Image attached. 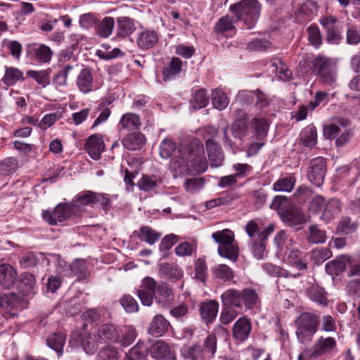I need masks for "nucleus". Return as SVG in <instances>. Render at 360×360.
<instances>
[{
	"mask_svg": "<svg viewBox=\"0 0 360 360\" xmlns=\"http://www.w3.org/2000/svg\"><path fill=\"white\" fill-rule=\"evenodd\" d=\"M289 247L285 252L284 259L286 262L297 269L302 270L307 269V264L302 260V255L298 248L295 245L292 239L288 240Z\"/></svg>",
	"mask_w": 360,
	"mask_h": 360,
	"instance_id": "f8f14e48",
	"label": "nucleus"
},
{
	"mask_svg": "<svg viewBox=\"0 0 360 360\" xmlns=\"http://www.w3.org/2000/svg\"><path fill=\"white\" fill-rule=\"evenodd\" d=\"M146 142L144 135L140 132L128 134L122 141V145L128 150H135L141 148Z\"/></svg>",
	"mask_w": 360,
	"mask_h": 360,
	"instance_id": "b1692460",
	"label": "nucleus"
},
{
	"mask_svg": "<svg viewBox=\"0 0 360 360\" xmlns=\"http://www.w3.org/2000/svg\"><path fill=\"white\" fill-rule=\"evenodd\" d=\"M186 360H205V353L199 345H193L182 352Z\"/></svg>",
	"mask_w": 360,
	"mask_h": 360,
	"instance_id": "603ef678",
	"label": "nucleus"
},
{
	"mask_svg": "<svg viewBox=\"0 0 360 360\" xmlns=\"http://www.w3.org/2000/svg\"><path fill=\"white\" fill-rule=\"evenodd\" d=\"M213 240L219 244L218 253L221 257L236 262L238 250L234 243V234L229 229L218 231L212 234Z\"/></svg>",
	"mask_w": 360,
	"mask_h": 360,
	"instance_id": "7ed1b4c3",
	"label": "nucleus"
},
{
	"mask_svg": "<svg viewBox=\"0 0 360 360\" xmlns=\"http://www.w3.org/2000/svg\"><path fill=\"white\" fill-rule=\"evenodd\" d=\"M237 21L235 17L231 18L226 15L218 20L214 26V30L219 33L231 30L235 28V23Z\"/></svg>",
	"mask_w": 360,
	"mask_h": 360,
	"instance_id": "a18cd8bd",
	"label": "nucleus"
},
{
	"mask_svg": "<svg viewBox=\"0 0 360 360\" xmlns=\"http://www.w3.org/2000/svg\"><path fill=\"white\" fill-rule=\"evenodd\" d=\"M95 337L98 338L100 344L117 342L119 338V333L113 325L104 324L99 327Z\"/></svg>",
	"mask_w": 360,
	"mask_h": 360,
	"instance_id": "6ab92c4d",
	"label": "nucleus"
},
{
	"mask_svg": "<svg viewBox=\"0 0 360 360\" xmlns=\"http://www.w3.org/2000/svg\"><path fill=\"white\" fill-rule=\"evenodd\" d=\"M36 281L34 276L30 273H24L21 275V278L18 288L22 295H29L33 293Z\"/></svg>",
	"mask_w": 360,
	"mask_h": 360,
	"instance_id": "c85d7f7f",
	"label": "nucleus"
},
{
	"mask_svg": "<svg viewBox=\"0 0 360 360\" xmlns=\"http://www.w3.org/2000/svg\"><path fill=\"white\" fill-rule=\"evenodd\" d=\"M251 124L254 129V133L257 140H264L268 132L269 124L265 118H254Z\"/></svg>",
	"mask_w": 360,
	"mask_h": 360,
	"instance_id": "72a5a7b5",
	"label": "nucleus"
},
{
	"mask_svg": "<svg viewBox=\"0 0 360 360\" xmlns=\"http://www.w3.org/2000/svg\"><path fill=\"white\" fill-rule=\"evenodd\" d=\"M23 73L13 67L6 68L5 75L2 79L4 84L7 86L14 85L17 82L23 79Z\"/></svg>",
	"mask_w": 360,
	"mask_h": 360,
	"instance_id": "ea45409f",
	"label": "nucleus"
},
{
	"mask_svg": "<svg viewBox=\"0 0 360 360\" xmlns=\"http://www.w3.org/2000/svg\"><path fill=\"white\" fill-rule=\"evenodd\" d=\"M217 339L214 334H210L204 341L203 352L210 357H213L217 352Z\"/></svg>",
	"mask_w": 360,
	"mask_h": 360,
	"instance_id": "bf43d9fd",
	"label": "nucleus"
},
{
	"mask_svg": "<svg viewBox=\"0 0 360 360\" xmlns=\"http://www.w3.org/2000/svg\"><path fill=\"white\" fill-rule=\"evenodd\" d=\"M213 274L216 278L221 279L224 281L233 278V273L230 267L226 264H219L213 270Z\"/></svg>",
	"mask_w": 360,
	"mask_h": 360,
	"instance_id": "4d7b16f0",
	"label": "nucleus"
},
{
	"mask_svg": "<svg viewBox=\"0 0 360 360\" xmlns=\"http://www.w3.org/2000/svg\"><path fill=\"white\" fill-rule=\"evenodd\" d=\"M183 62L177 58L173 57L169 63L162 70L163 80L167 82L176 78V76L182 70Z\"/></svg>",
	"mask_w": 360,
	"mask_h": 360,
	"instance_id": "4be33fe9",
	"label": "nucleus"
},
{
	"mask_svg": "<svg viewBox=\"0 0 360 360\" xmlns=\"http://www.w3.org/2000/svg\"><path fill=\"white\" fill-rule=\"evenodd\" d=\"M17 271L10 264L0 265V284L6 289L13 287L17 279Z\"/></svg>",
	"mask_w": 360,
	"mask_h": 360,
	"instance_id": "dca6fc26",
	"label": "nucleus"
},
{
	"mask_svg": "<svg viewBox=\"0 0 360 360\" xmlns=\"http://www.w3.org/2000/svg\"><path fill=\"white\" fill-rule=\"evenodd\" d=\"M114 25V19L111 17H105L98 24L97 34L101 37L107 38L112 34Z\"/></svg>",
	"mask_w": 360,
	"mask_h": 360,
	"instance_id": "09e8293b",
	"label": "nucleus"
},
{
	"mask_svg": "<svg viewBox=\"0 0 360 360\" xmlns=\"http://www.w3.org/2000/svg\"><path fill=\"white\" fill-rule=\"evenodd\" d=\"M314 70L322 82L332 86L337 77L335 65L331 60L323 56L316 57L313 63Z\"/></svg>",
	"mask_w": 360,
	"mask_h": 360,
	"instance_id": "20e7f679",
	"label": "nucleus"
},
{
	"mask_svg": "<svg viewBox=\"0 0 360 360\" xmlns=\"http://www.w3.org/2000/svg\"><path fill=\"white\" fill-rule=\"evenodd\" d=\"M159 41V34L153 30L144 29L137 34L136 40L138 47L143 51L155 46Z\"/></svg>",
	"mask_w": 360,
	"mask_h": 360,
	"instance_id": "9b49d317",
	"label": "nucleus"
},
{
	"mask_svg": "<svg viewBox=\"0 0 360 360\" xmlns=\"http://www.w3.org/2000/svg\"><path fill=\"white\" fill-rule=\"evenodd\" d=\"M261 5L257 0H242L229 6L236 20H242L248 29L256 24L260 13Z\"/></svg>",
	"mask_w": 360,
	"mask_h": 360,
	"instance_id": "f03ea898",
	"label": "nucleus"
},
{
	"mask_svg": "<svg viewBox=\"0 0 360 360\" xmlns=\"http://www.w3.org/2000/svg\"><path fill=\"white\" fill-rule=\"evenodd\" d=\"M283 221L289 226H296L305 221V217L302 212L297 209H292L283 215Z\"/></svg>",
	"mask_w": 360,
	"mask_h": 360,
	"instance_id": "79ce46f5",
	"label": "nucleus"
},
{
	"mask_svg": "<svg viewBox=\"0 0 360 360\" xmlns=\"http://www.w3.org/2000/svg\"><path fill=\"white\" fill-rule=\"evenodd\" d=\"M340 212V203L335 199H331L326 203L321 217L326 221L333 219Z\"/></svg>",
	"mask_w": 360,
	"mask_h": 360,
	"instance_id": "c9c22d12",
	"label": "nucleus"
},
{
	"mask_svg": "<svg viewBox=\"0 0 360 360\" xmlns=\"http://www.w3.org/2000/svg\"><path fill=\"white\" fill-rule=\"evenodd\" d=\"M66 340V335L63 332H57L50 335L46 341L48 346L61 356L63 353V347Z\"/></svg>",
	"mask_w": 360,
	"mask_h": 360,
	"instance_id": "bb28decb",
	"label": "nucleus"
},
{
	"mask_svg": "<svg viewBox=\"0 0 360 360\" xmlns=\"http://www.w3.org/2000/svg\"><path fill=\"white\" fill-rule=\"evenodd\" d=\"M27 75L34 79L38 84L41 85L44 88L50 84L49 72L46 70H29L27 71Z\"/></svg>",
	"mask_w": 360,
	"mask_h": 360,
	"instance_id": "6e6d98bb",
	"label": "nucleus"
},
{
	"mask_svg": "<svg viewBox=\"0 0 360 360\" xmlns=\"http://www.w3.org/2000/svg\"><path fill=\"white\" fill-rule=\"evenodd\" d=\"M251 330L250 322L245 316H241L234 324L233 336L236 339L243 341L248 338Z\"/></svg>",
	"mask_w": 360,
	"mask_h": 360,
	"instance_id": "aec40b11",
	"label": "nucleus"
},
{
	"mask_svg": "<svg viewBox=\"0 0 360 360\" xmlns=\"http://www.w3.org/2000/svg\"><path fill=\"white\" fill-rule=\"evenodd\" d=\"M150 354L157 360H176L175 354L163 341L158 340L150 347Z\"/></svg>",
	"mask_w": 360,
	"mask_h": 360,
	"instance_id": "2eb2a0df",
	"label": "nucleus"
},
{
	"mask_svg": "<svg viewBox=\"0 0 360 360\" xmlns=\"http://www.w3.org/2000/svg\"><path fill=\"white\" fill-rule=\"evenodd\" d=\"M160 155L167 159L173 156L169 167L174 178L186 174L188 172H204L207 168L203 146H182L176 151L175 143L169 139H165L160 145Z\"/></svg>",
	"mask_w": 360,
	"mask_h": 360,
	"instance_id": "f257e3e1",
	"label": "nucleus"
},
{
	"mask_svg": "<svg viewBox=\"0 0 360 360\" xmlns=\"http://www.w3.org/2000/svg\"><path fill=\"white\" fill-rule=\"evenodd\" d=\"M105 144L103 139L94 134L89 137L85 144V149L91 158L98 160L104 150Z\"/></svg>",
	"mask_w": 360,
	"mask_h": 360,
	"instance_id": "f3484780",
	"label": "nucleus"
},
{
	"mask_svg": "<svg viewBox=\"0 0 360 360\" xmlns=\"http://www.w3.org/2000/svg\"><path fill=\"white\" fill-rule=\"evenodd\" d=\"M307 295L311 300L319 304L326 306L328 304L326 292L323 288L312 285L307 289Z\"/></svg>",
	"mask_w": 360,
	"mask_h": 360,
	"instance_id": "e433bc0d",
	"label": "nucleus"
},
{
	"mask_svg": "<svg viewBox=\"0 0 360 360\" xmlns=\"http://www.w3.org/2000/svg\"><path fill=\"white\" fill-rule=\"evenodd\" d=\"M96 193L88 191L78 194L72 201L73 206L79 205H89L95 204Z\"/></svg>",
	"mask_w": 360,
	"mask_h": 360,
	"instance_id": "864d4df0",
	"label": "nucleus"
},
{
	"mask_svg": "<svg viewBox=\"0 0 360 360\" xmlns=\"http://www.w3.org/2000/svg\"><path fill=\"white\" fill-rule=\"evenodd\" d=\"M245 231L250 238L251 241L262 238L264 229L262 230L259 225L253 220L250 221L245 226Z\"/></svg>",
	"mask_w": 360,
	"mask_h": 360,
	"instance_id": "5fc2aeb1",
	"label": "nucleus"
},
{
	"mask_svg": "<svg viewBox=\"0 0 360 360\" xmlns=\"http://www.w3.org/2000/svg\"><path fill=\"white\" fill-rule=\"evenodd\" d=\"M205 184L202 178H190L186 179L184 182V187L187 192L190 193H195L201 190Z\"/></svg>",
	"mask_w": 360,
	"mask_h": 360,
	"instance_id": "13d9d810",
	"label": "nucleus"
},
{
	"mask_svg": "<svg viewBox=\"0 0 360 360\" xmlns=\"http://www.w3.org/2000/svg\"><path fill=\"white\" fill-rule=\"evenodd\" d=\"M119 126L124 129H136L141 126L139 116L132 112L125 113L122 116L119 122Z\"/></svg>",
	"mask_w": 360,
	"mask_h": 360,
	"instance_id": "473e14b6",
	"label": "nucleus"
},
{
	"mask_svg": "<svg viewBox=\"0 0 360 360\" xmlns=\"http://www.w3.org/2000/svg\"><path fill=\"white\" fill-rule=\"evenodd\" d=\"M235 172L233 174L237 179H242L248 176L252 172V167L248 164L236 163L233 165Z\"/></svg>",
	"mask_w": 360,
	"mask_h": 360,
	"instance_id": "774afa93",
	"label": "nucleus"
},
{
	"mask_svg": "<svg viewBox=\"0 0 360 360\" xmlns=\"http://www.w3.org/2000/svg\"><path fill=\"white\" fill-rule=\"evenodd\" d=\"M320 23L326 29L327 41L330 44H338L342 39V26L335 16H325L320 19Z\"/></svg>",
	"mask_w": 360,
	"mask_h": 360,
	"instance_id": "6e6552de",
	"label": "nucleus"
},
{
	"mask_svg": "<svg viewBox=\"0 0 360 360\" xmlns=\"http://www.w3.org/2000/svg\"><path fill=\"white\" fill-rule=\"evenodd\" d=\"M138 237L141 240L149 245H153L158 241L161 234L151 227L145 226L140 229Z\"/></svg>",
	"mask_w": 360,
	"mask_h": 360,
	"instance_id": "f704fd0d",
	"label": "nucleus"
},
{
	"mask_svg": "<svg viewBox=\"0 0 360 360\" xmlns=\"http://www.w3.org/2000/svg\"><path fill=\"white\" fill-rule=\"evenodd\" d=\"M169 324L164 316H155L148 329L149 333L156 337H160L166 332Z\"/></svg>",
	"mask_w": 360,
	"mask_h": 360,
	"instance_id": "2f4dec72",
	"label": "nucleus"
},
{
	"mask_svg": "<svg viewBox=\"0 0 360 360\" xmlns=\"http://www.w3.org/2000/svg\"><path fill=\"white\" fill-rule=\"evenodd\" d=\"M307 240L314 244L324 243L326 240V233L317 225H311L309 227Z\"/></svg>",
	"mask_w": 360,
	"mask_h": 360,
	"instance_id": "58836bf2",
	"label": "nucleus"
},
{
	"mask_svg": "<svg viewBox=\"0 0 360 360\" xmlns=\"http://www.w3.org/2000/svg\"><path fill=\"white\" fill-rule=\"evenodd\" d=\"M72 204L60 203L52 212H43V218L49 224L55 225L58 222H63L70 217L72 213Z\"/></svg>",
	"mask_w": 360,
	"mask_h": 360,
	"instance_id": "1a4fd4ad",
	"label": "nucleus"
},
{
	"mask_svg": "<svg viewBox=\"0 0 360 360\" xmlns=\"http://www.w3.org/2000/svg\"><path fill=\"white\" fill-rule=\"evenodd\" d=\"M359 227V223L356 220H352L349 217H343L338 226V231L345 234L354 233Z\"/></svg>",
	"mask_w": 360,
	"mask_h": 360,
	"instance_id": "49530a36",
	"label": "nucleus"
},
{
	"mask_svg": "<svg viewBox=\"0 0 360 360\" xmlns=\"http://www.w3.org/2000/svg\"><path fill=\"white\" fill-rule=\"evenodd\" d=\"M77 85L79 91L87 94L93 89V76L89 69L84 68L77 75Z\"/></svg>",
	"mask_w": 360,
	"mask_h": 360,
	"instance_id": "5701e85b",
	"label": "nucleus"
},
{
	"mask_svg": "<svg viewBox=\"0 0 360 360\" xmlns=\"http://www.w3.org/2000/svg\"><path fill=\"white\" fill-rule=\"evenodd\" d=\"M173 298L171 289L165 283L158 286L154 295L157 303L162 307L167 305Z\"/></svg>",
	"mask_w": 360,
	"mask_h": 360,
	"instance_id": "c756f323",
	"label": "nucleus"
},
{
	"mask_svg": "<svg viewBox=\"0 0 360 360\" xmlns=\"http://www.w3.org/2000/svg\"><path fill=\"white\" fill-rule=\"evenodd\" d=\"M212 103L215 108L221 110L228 106L229 100L223 91L215 89L212 92Z\"/></svg>",
	"mask_w": 360,
	"mask_h": 360,
	"instance_id": "a19ab883",
	"label": "nucleus"
},
{
	"mask_svg": "<svg viewBox=\"0 0 360 360\" xmlns=\"http://www.w3.org/2000/svg\"><path fill=\"white\" fill-rule=\"evenodd\" d=\"M262 268L267 274L272 276L286 277L288 275L286 270L271 263L264 264Z\"/></svg>",
	"mask_w": 360,
	"mask_h": 360,
	"instance_id": "e2e57ef3",
	"label": "nucleus"
},
{
	"mask_svg": "<svg viewBox=\"0 0 360 360\" xmlns=\"http://www.w3.org/2000/svg\"><path fill=\"white\" fill-rule=\"evenodd\" d=\"M218 310L219 304L214 300L203 302L200 307L201 315H217Z\"/></svg>",
	"mask_w": 360,
	"mask_h": 360,
	"instance_id": "0e129e2a",
	"label": "nucleus"
},
{
	"mask_svg": "<svg viewBox=\"0 0 360 360\" xmlns=\"http://www.w3.org/2000/svg\"><path fill=\"white\" fill-rule=\"evenodd\" d=\"M300 136V142L301 144L308 148L314 147L317 142V131L316 127L313 125L306 127L301 131Z\"/></svg>",
	"mask_w": 360,
	"mask_h": 360,
	"instance_id": "a878e982",
	"label": "nucleus"
},
{
	"mask_svg": "<svg viewBox=\"0 0 360 360\" xmlns=\"http://www.w3.org/2000/svg\"><path fill=\"white\" fill-rule=\"evenodd\" d=\"M270 67L271 68V72H275L279 79L283 81H288L292 78V72L281 58H273L271 60Z\"/></svg>",
	"mask_w": 360,
	"mask_h": 360,
	"instance_id": "412c9836",
	"label": "nucleus"
},
{
	"mask_svg": "<svg viewBox=\"0 0 360 360\" xmlns=\"http://www.w3.org/2000/svg\"><path fill=\"white\" fill-rule=\"evenodd\" d=\"M124 360H147L146 349L143 343L138 342L126 354Z\"/></svg>",
	"mask_w": 360,
	"mask_h": 360,
	"instance_id": "8fccbe9b",
	"label": "nucleus"
},
{
	"mask_svg": "<svg viewBox=\"0 0 360 360\" xmlns=\"http://www.w3.org/2000/svg\"><path fill=\"white\" fill-rule=\"evenodd\" d=\"M206 148L209 160L212 167H217L221 165L224 160V156L221 153V148L212 139L206 140Z\"/></svg>",
	"mask_w": 360,
	"mask_h": 360,
	"instance_id": "a211bd4d",
	"label": "nucleus"
},
{
	"mask_svg": "<svg viewBox=\"0 0 360 360\" xmlns=\"http://www.w3.org/2000/svg\"><path fill=\"white\" fill-rule=\"evenodd\" d=\"M136 27L132 19L129 17H120L117 18V34L126 37L132 34Z\"/></svg>",
	"mask_w": 360,
	"mask_h": 360,
	"instance_id": "7c9ffc66",
	"label": "nucleus"
},
{
	"mask_svg": "<svg viewBox=\"0 0 360 360\" xmlns=\"http://www.w3.org/2000/svg\"><path fill=\"white\" fill-rule=\"evenodd\" d=\"M326 173V163L324 158L319 157L311 160L307 169L308 179L315 186H321Z\"/></svg>",
	"mask_w": 360,
	"mask_h": 360,
	"instance_id": "0eeeda50",
	"label": "nucleus"
},
{
	"mask_svg": "<svg viewBox=\"0 0 360 360\" xmlns=\"http://www.w3.org/2000/svg\"><path fill=\"white\" fill-rule=\"evenodd\" d=\"M295 182L296 179L293 176H285L276 181L273 188L275 191L289 193L293 189Z\"/></svg>",
	"mask_w": 360,
	"mask_h": 360,
	"instance_id": "4c0bfd02",
	"label": "nucleus"
},
{
	"mask_svg": "<svg viewBox=\"0 0 360 360\" xmlns=\"http://www.w3.org/2000/svg\"><path fill=\"white\" fill-rule=\"evenodd\" d=\"M34 51L35 58L38 62L49 63L52 58L53 52L51 49L44 44L36 45Z\"/></svg>",
	"mask_w": 360,
	"mask_h": 360,
	"instance_id": "de8ad7c7",
	"label": "nucleus"
},
{
	"mask_svg": "<svg viewBox=\"0 0 360 360\" xmlns=\"http://www.w3.org/2000/svg\"><path fill=\"white\" fill-rule=\"evenodd\" d=\"M156 289V281L152 277H146L137 290V295L144 306L152 305Z\"/></svg>",
	"mask_w": 360,
	"mask_h": 360,
	"instance_id": "9d476101",
	"label": "nucleus"
},
{
	"mask_svg": "<svg viewBox=\"0 0 360 360\" xmlns=\"http://www.w3.org/2000/svg\"><path fill=\"white\" fill-rule=\"evenodd\" d=\"M72 339L76 342L77 345L82 346L84 351L88 354L94 353L97 349L98 345L100 343L98 341V338L95 337V338H93L87 332L82 333L75 332L72 335Z\"/></svg>",
	"mask_w": 360,
	"mask_h": 360,
	"instance_id": "ddd939ff",
	"label": "nucleus"
},
{
	"mask_svg": "<svg viewBox=\"0 0 360 360\" xmlns=\"http://www.w3.org/2000/svg\"><path fill=\"white\" fill-rule=\"evenodd\" d=\"M308 39L311 45L316 48H319L321 43L322 39L320 30L317 26L311 25L307 29Z\"/></svg>",
	"mask_w": 360,
	"mask_h": 360,
	"instance_id": "052dcab7",
	"label": "nucleus"
},
{
	"mask_svg": "<svg viewBox=\"0 0 360 360\" xmlns=\"http://www.w3.org/2000/svg\"><path fill=\"white\" fill-rule=\"evenodd\" d=\"M221 300L226 306L238 307L242 302V295L237 290H228L221 295Z\"/></svg>",
	"mask_w": 360,
	"mask_h": 360,
	"instance_id": "37998d69",
	"label": "nucleus"
},
{
	"mask_svg": "<svg viewBox=\"0 0 360 360\" xmlns=\"http://www.w3.org/2000/svg\"><path fill=\"white\" fill-rule=\"evenodd\" d=\"M161 184V179L156 176L143 174L138 181L137 186L141 191H149Z\"/></svg>",
	"mask_w": 360,
	"mask_h": 360,
	"instance_id": "c03bdc74",
	"label": "nucleus"
},
{
	"mask_svg": "<svg viewBox=\"0 0 360 360\" xmlns=\"http://www.w3.org/2000/svg\"><path fill=\"white\" fill-rule=\"evenodd\" d=\"M207 277V265L202 259H198L195 264V278L205 282Z\"/></svg>",
	"mask_w": 360,
	"mask_h": 360,
	"instance_id": "338daca9",
	"label": "nucleus"
},
{
	"mask_svg": "<svg viewBox=\"0 0 360 360\" xmlns=\"http://www.w3.org/2000/svg\"><path fill=\"white\" fill-rule=\"evenodd\" d=\"M337 343L333 338L321 337L314 346V352L311 354L308 352L301 353L297 360H314L318 356L328 354L333 352L336 348Z\"/></svg>",
	"mask_w": 360,
	"mask_h": 360,
	"instance_id": "423d86ee",
	"label": "nucleus"
},
{
	"mask_svg": "<svg viewBox=\"0 0 360 360\" xmlns=\"http://www.w3.org/2000/svg\"><path fill=\"white\" fill-rule=\"evenodd\" d=\"M120 304L127 313H134L138 311V304L136 301L129 295H124L120 300Z\"/></svg>",
	"mask_w": 360,
	"mask_h": 360,
	"instance_id": "680f3d73",
	"label": "nucleus"
},
{
	"mask_svg": "<svg viewBox=\"0 0 360 360\" xmlns=\"http://www.w3.org/2000/svg\"><path fill=\"white\" fill-rule=\"evenodd\" d=\"M97 360H118L117 352L112 347H103L98 354Z\"/></svg>",
	"mask_w": 360,
	"mask_h": 360,
	"instance_id": "69168bd1",
	"label": "nucleus"
},
{
	"mask_svg": "<svg viewBox=\"0 0 360 360\" xmlns=\"http://www.w3.org/2000/svg\"><path fill=\"white\" fill-rule=\"evenodd\" d=\"M274 230V224H269L264 229V233L262 238L251 241L252 253L257 259H262L266 256V244L268 236L273 233Z\"/></svg>",
	"mask_w": 360,
	"mask_h": 360,
	"instance_id": "4468645a",
	"label": "nucleus"
},
{
	"mask_svg": "<svg viewBox=\"0 0 360 360\" xmlns=\"http://www.w3.org/2000/svg\"><path fill=\"white\" fill-rule=\"evenodd\" d=\"M208 103L207 91L204 89L196 91L193 95L191 106L194 110H199L205 108Z\"/></svg>",
	"mask_w": 360,
	"mask_h": 360,
	"instance_id": "3c124183",
	"label": "nucleus"
},
{
	"mask_svg": "<svg viewBox=\"0 0 360 360\" xmlns=\"http://www.w3.org/2000/svg\"><path fill=\"white\" fill-rule=\"evenodd\" d=\"M160 273L172 280H179L183 276V270L173 263H162L160 264Z\"/></svg>",
	"mask_w": 360,
	"mask_h": 360,
	"instance_id": "cd10ccee",
	"label": "nucleus"
},
{
	"mask_svg": "<svg viewBox=\"0 0 360 360\" xmlns=\"http://www.w3.org/2000/svg\"><path fill=\"white\" fill-rule=\"evenodd\" d=\"M296 335L301 343L311 341V337L317 330L316 316H297Z\"/></svg>",
	"mask_w": 360,
	"mask_h": 360,
	"instance_id": "39448f33",
	"label": "nucleus"
},
{
	"mask_svg": "<svg viewBox=\"0 0 360 360\" xmlns=\"http://www.w3.org/2000/svg\"><path fill=\"white\" fill-rule=\"evenodd\" d=\"M64 271L65 276L77 277L80 281L86 277V264L83 261L75 260Z\"/></svg>",
	"mask_w": 360,
	"mask_h": 360,
	"instance_id": "393cba45",
	"label": "nucleus"
}]
</instances>
